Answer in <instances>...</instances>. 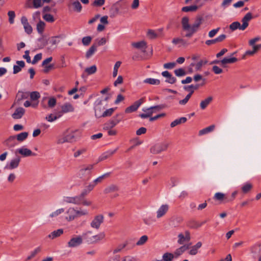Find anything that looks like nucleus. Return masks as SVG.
<instances>
[{"label": "nucleus", "mask_w": 261, "mask_h": 261, "mask_svg": "<svg viewBox=\"0 0 261 261\" xmlns=\"http://www.w3.org/2000/svg\"><path fill=\"white\" fill-rule=\"evenodd\" d=\"M64 213V219L68 222H72L79 217L89 215V211L87 209L73 206L69 207Z\"/></svg>", "instance_id": "f257e3e1"}, {"label": "nucleus", "mask_w": 261, "mask_h": 261, "mask_svg": "<svg viewBox=\"0 0 261 261\" xmlns=\"http://www.w3.org/2000/svg\"><path fill=\"white\" fill-rule=\"evenodd\" d=\"M82 135V131L79 129H75L69 131L67 134L59 137L57 140L58 144H62L65 143L72 142L75 141Z\"/></svg>", "instance_id": "f03ea898"}, {"label": "nucleus", "mask_w": 261, "mask_h": 261, "mask_svg": "<svg viewBox=\"0 0 261 261\" xmlns=\"http://www.w3.org/2000/svg\"><path fill=\"white\" fill-rule=\"evenodd\" d=\"M252 18V14L250 12H248L245 14V15L243 17L242 19V24H241L238 21H235L232 22L229 25V29L231 31H234L237 29H239L240 30H245L249 25V21L251 20Z\"/></svg>", "instance_id": "7ed1b4c3"}, {"label": "nucleus", "mask_w": 261, "mask_h": 261, "mask_svg": "<svg viewBox=\"0 0 261 261\" xmlns=\"http://www.w3.org/2000/svg\"><path fill=\"white\" fill-rule=\"evenodd\" d=\"M181 25L182 30L186 32L185 36L190 38L194 34L193 24L189 17L184 16L181 19Z\"/></svg>", "instance_id": "20e7f679"}, {"label": "nucleus", "mask_w": 261, "mask_h": 261, "mask_svg": "<svg viewBox=\"0 0 261 261\" xmlns=\"http://www.w3.org/2000/svg\"><path fill=\"white\" fill-rule=\"evenodd\" d=\"M161 106H155L149 108H144L142 109L143 113L140 114L139 116L142 118L150 117L153 113H156L163 109Z\"/></svg>", "instance_id": "39448f33"}, {"label": "nucleus", "mask_w": 261, "mask_h": 261, "mask_svg": "<svg viewBox=\"0 0 261 261\" xmlns=\"http://www.w3.org/2000/svg\"><path fill=\"white\" fill-rule=\"evenodd\" d=\"M21 158L19 156L10 159L6 164L5 169L8 170H12L17 169L20 165Z\"/></svg>", "instance_id": "423d86ee"}, {"label": "nucleus", "mask_w": 261, "mask_h": 261, "mask_svg": "<svg viewBox=\"0 0 261 261\" xmlns=\"http://www.w3.org/2000/svg\"><path fill=\"white\" fill-rule=\"evenodd\" d=\"M28 133L25 132L21 133L16 136H10L5 141V143L6 145L10 146V143L13 141L15 139L19 142H22L28 138Z\"/></svg>", "instance_id": "0eeeda50"}, {"label": "nucleus", "mask_w": 261, "mask_h": 261, "mask_svg": "<svg viewBox=\"0 0 261 261\" xmlns=\"http://www.w3.org/2000/svg\"><path fill=\"white\" fill-rule=\"evenodd\" d=\"M83 242V240L82 236H74L69 240L67 246L69 248H76L82 245Z\"/></svg>", "instance_id": "6e6552de"}, {"label": "nucleus", "mask_w": 261, "mask_h": 261, "mask_svg": "<svg viewBox=\"0 0 261 261\" xmlns=\"http://www.w3.org/2000/svg\"><path fill=\"white\" fill-rule=\"evenodd\" d=\"M168 144L166 142H163L156 144L150 148V152L153 154H158L166 150L168 147Z\"/></svg>", "instance_id": "1a4fd4ad"}, {"label": "nucleus", "mask_w": 261, "mask_h": 261, "mask_svg": "<svg viewBox=\"0 0 261 261\" xmlns=\"http://www.w3.org/2000/svg\"><path fill=\"white\" fill-rule=\"evenodd\" d=\"M104 217L101 214L95 216L90 223V226L95 229H98L103 222Z\"/></svg>", "instance_id": "9d476101"}, {"label": "nucleus", "mask_w": 261, "mask_h": 261, "mask_svg": "<svg viewBox=\"0 0 261 261\" xmlns=\"http://www.w3.org/2000/svg\"><path fill=\"white\" fill-rule=\"evenodd\" d=\"M169 210V205L168 204L161 205L156 211V217L157 219H161L167 214Z\"/></svg>", "instance_id": "9b49d317"}, {"label": "nucleus", "mask_w": 261, "mask_h": 261, "mask_svg": "<svg viewBox=\"0 0 261 261\" xmlns=\"http://www.w3.org/2000/svg\"><path fill=\"white\" fill-rule=\"evenodd\" d=\"M177 243L180 245H182L190 241L191 236L189 231H185L179 233L177 236Z\"/></svg>", "instance_id": "f8f14e48"}, {"label": "nucleus", "mask_w": 261, "mask_h": 261, "mask_svg": "<svg viewBox=\"0 0 261 261\" xmlns=\"http://www.w3.org/2000/svg\"><path fill=\"white\" fill-rule=\"evenodd\" d=\"M61 111L59 112L61 117L64 114L73 113L75 111L74 106L70 102H65L61 106Z\"/></svg>", "instance_id": "ddd939ff"}, {"label": "nucleus", "mask_w": 261, "mask_h": 261, "mask_svg": "<svg viewBox=\"0 0 261 261\" xmlns=\"http://www.w3.org/2000/svg\"><path fill=\"white\" fill-rule=\"evenodd\" d=\"M106 109L105 106L103 105L101 101H97L95 106V115L97 118L102 117V114Z\"/></svg>", "instance_id": "4468645a"}, {"label": "nucleus", "mask_w": 261, "mask_h": 261, "mask_svg": "<svg viewBox=\"0 0 261 261\" xmlns=\"http://www.w3.org/2000/svg\"><path fill=\"white\" fill-rule=\"evenodd\" d=\"M133 48L140 50L143 53L146 52L147 48V43L144 40L133 42L131 43Z\"/></svg>", "instance_id": "2eb2a0df"}, {"label": "nucleus", "mask_w": 261, "mask_h": 261, "mask_svg": "<svg viewBox=\"0 0 261 261\" xmlns=\"http://www.w3.org/2000/svg\"><path fill=\"white\" fill-rule=\"evenodd\" d=\"M16 152L23 157H28L35 155L31 150L27 148L25 146L18 148L16 150Z\"/></svg>", "instance_id": "dca6fc26"}, {"label": "nucleus", "mask_w": 261, "mask_h": 261, "mask_svg": "<svg viewBox=\"0 0 261 261\" xmlns=\"http://www.w3.org/2000/svg\"><path fill=\"white\" fill-rule=\"evenodd\" d=\"M53 60L52 57H49L44 60L42 63V66L43 67V72L44 73H47L50 70L53 69L54 65L53 64H49V63Z\"/></svg>", "instance_id": "f3484780"}, {"label": "nucleus", "mask_w": 261, "mask_h": 261, "mask_svg": "<svg viewBox=\"0 0 261 261\" xmlns=\"http://www.w3.org/2000/svg\"><path fill=\"white\" fill-rule=\"evenodd\" d=\"M143 99H140L136 101H135L133 105L127 107L125 110V112L126 113H130L134 112L138 109V108L141 106V105L143 103Z\"/></svg>", "instance_id": "a211bd4d"}, {"label": "nucleus", "mask_w": 261, "mask_h": 261, "mask_svg": "<svg viewBox=\"0 0 261 261\" xmlns=\"http://www.w3.org/2000/svg\"><path fill=\"white\" fill-rule=\"evenodd\" d=\"M65 212V209L63 207L59 208L51 212L48 215V218L54 220Z\"/></svg>", "instance_id": "6ab92c4d"}, {"label": "nucleus", "mask_w": 261, "mask_h": 261, "mask_svg": "<svg viewBox=\"0 0 261 261\" xmlns=\"http://www.w3.org/2000/svg\"><path fill=\"white\" fill-rule=\"evenodd\" d=\"M208 62L206 59H203L199 60L197 63L191 64V66H194L196 71H201L203 66L205 65Z\"/></svg>", "instance_id": "aec40b11"}, {"label": "nucleus", "mask_w": 261, "mask_h": 261, "mask_svg": "<svg viewBox=\"0 0 261 261\" xmlns=\"http://www.w3.org/2000/svg\"><path fill=\"white\" fill-rule=\"evenodd\" d=\"M202 243L201 242H197L195 245L189 247L188 253L191 255H195L198 252V250L202 246Z\"/></svg>", "instance_id": "412c9836"}, {"label": "nucleus", "mask_w": 261, "mask_h": 261, "mask_svg": "<svg viewBox=\"0 0 261 261\" xmlns=\"http://www.w3.org/2000/svg\"><path fill=\"white\" fill-rule=\"evenodd\" d=\"M118 116H119V115H117L116 116L114 117L112 119H111L109 121H108L105 124V126H106V127H109V128L115 127L121 120L120 119H119L118 118Z\"/></svg>", "instance_id": "4be33fe9"}, {"label": "nucleus", "mask_w": 261, "mask_h": 261, "mask_svg": "<svg viewBox=\"0 0 261 261\" xmlns=\"http://www.w3.org/2000/svg\"><path fill=\"white\" fill-rule=\"evenodd\" d=\"M105 238V233L103 232H101L97 234L92 236V239L90 240L91 244L96 243L99 242Z\"/></svg>", "instance_id": "5701e85b"}, {"label": "nucleus", "mask_w": 261, "mask_h": 261, "mask_svg": "<svg viewBox=\"0 0 261 261\" xmlns=\"http://www.w3.org/2000/svg\"><path fill=\"white\" fill-rule=\"evenodd\" d=\"M25 110L22 108H18L16 109L12 115V117L13 119H18L21 118L24 115Z\"/></svg>", "instance_id": "b1692460"}, {"label": "nucleus", "mask_w": 261, "mask_h": 261, "mask_svg": "<svg viewBox=\"0 0 261 261\" xmlns=\"http://www.w3.org/2000/svg\"><path fill=\"white\" fill-rule=\"evenodd\" d=\"M63 229L62 228H60L52 231L48 235L47 237L49 239L54 240L61 236L63 233Z\"/></svg>", "instance_id": "393cba45"}, {"label": "nucleus", "mask_w": 261, "mask_h": 261, "mask_svg": "<svg viewBox=\"0 0 261 261\" xmlns=\"http://www.w3.org/2000/svg\"><path fill=\"white\" fill-rule=\"evenodd\" d=\"M60 42V40L58 37H54L49 40V46L48 47V50L54 49L56 48L57 44Z\"/></svg>", "instance_id": "a878e982"}, {"label": "nucleus", "mask_w": 261, "mask_h": 261, "mask_svg": "<svg viewBox=\"0 0 261 261\" xmlns=\"http://www.w3.org/2000/svg\"><path fill=\"white\" fill-rule=\"evenodd\" d=\"M203 22V18L201 17H197L193 24L194 34L199 29L200 25Z\"/></svg>", "instance_id": "bb28decb"}, {"label": "nucleus", "mask_w": 261, "mask_h": 261, "mask_svg": "<svg viewBox=\"0 0 261 261\" xmlns=\"http://www.w3.org/2000/svg\"><path fill=\"white\" fill-rule=\"evenodd\" d=\"M70 3L74 11L79 13L82 11V7L79 0H70Z\"/></svg>", "instance_id": "cd10ccee"}, {"label": "nucleus", "mask_w": 261, "mask_h": 261, "mask_svg": "<svg viewBox=\"0 0 261 261\" xmlns=\"http://www.w3.org/2000/svg\"><path fill=\"white\" fill-rule=\"evenodd\" d=\"M162 75L167 78L166 82L170 84H174L176 82V79L168 71L162 72Z\"/></svg>", "instance_id": "c85d7f7f"}, {"label": "nucleus", "mask_w": 261, "mask_h": 261, "mask_svg": "<svg viewBox=\"0 0 261 261\" xmlns=\"http://www.w3.org/2000/svg\"><path fill=\"white\" fill-rule=\"evenodd\" d=\"M82 197V196L81 195L80 196L67 197L66 199V202L74 204H79L81 202Z\"/></svg>", "instance_id": "c756f323"}, {"label": "nucleus", "mask_w": 261, "mask_h": 261, "mask_svg": "<svg viewBox=\"0 0 261 261\" xmlns=\"http://www.w3.org/2000/svg\"><path fill=\"white\" fill-rule=\"evenodd\" d=\"M251 253L255 256L259 254L261 251V244L256 243L250 247Z\"/></svg>", "instance_id": "7c9ffc66"}, {"label": "nucleus", "mask_w": 261, "mask_h": 261, "mask_svg": "<svg viewBox=\"0 0 261 261\" xmlns=\"http://www.w3.org/2000/svg\"><path fill=\"white\" fill-rule=\"evenodd\" d=\"M189 245H184L183 246H181L179 248H177L174 252L175 257H178L179 256L181 255L184 252L189 249Z\"/></svg>", "instance_id": "2f4dec72"}, {"label": "nucleus", "mask_w": 261, "mask_h": 261, "mask_svg": "<svg viewBox=\"0 0 261 261\" xmlns=\"http://www.w3.org/2000/svg\"><path fill=\"white\" fill-rule=\"evenodd\" d=\"M117 150V148L114 149H110L108 150L107 151L103 153L99 158V160L100 161L105 160L107 159V158L110 157L112 155H113Z\"/></svg>", "instance_id": "473e14b6"}, {"label": "nucleus", "mask_w": 261, "mask_h": 261, "mask_svg": "<svg viewBox=\"0 0 261 261\" xmlns=\"http://www.w3.org/2000/svg\"><path fill=\"white\" fill-rule=\"evenodd\" d=\"M252 49L247 50L245 55L247 56H253L254 55L256 54L257 51L261 48V44H258L257 46H251Z\"/></svg>", "instance_id": "72a5a7b5"}, {"label": "nucleus", "mask_w": 261, "mask_h": 261, "mask_svg": "<svg viewBox=\"0 0 261 261\" xmlns=\"http://www.w3.org/2000/svg\"><path fill=\"white\" fill-rule=\"evenodd\" d=\"M94 165L92 164L88 165L80 170L79 173L81 175H84L86 174H89L93 169Z\"/></svg>", "instance_id": "f704fd0d"}, {"label": "nucleus", "mask_w": 261, "mask_h": 261, "mask_svg": "<svg viewBox=\"0 0 261 261\" xmlns=\"http://www.w3.org/2000/svg\"><path fill=\"white\" fill-rule=\"evenodd\" d=\"M25 63L23 61H18L16 62V65L13 66V73L16 74L21 71V69L24 67Z\"/></svg>", "instance_id": "c9c22d12"}, {"label": "nucleus", "mask_w": 261, "mask_h": 261, "mask_svg": "<svg viewBox=\"0 0 261 261\" xmlns=\"http://www.w3.org/2000/svg\"><path fill=\"white\" fill-rule=\"evenodd\" d=\"M96 186L93 182L89 183L81 193V196L84 197L92 191Z\"/></svg>", "instance_id": "e433bc0d"}, {"label": "nucleus", "mask_w": 261, "mask_h": 261, "mask_svg": "<svg viewBox=\"0 0 261 261\" xmlns=\"http://www.w3.org/2000/svg\"><path fill=\"white\" fill-rule=\"evenodd\" d=\"M144 84H147L151 85H159L161 83L160 80L154 78H146L143 81Z\"/></svg>", "instance_id": "4c0bfd02"}, {"label": "nucleus", "mask_w": 261, "mask_h": 261, "mask_svg": "<svg viewBox=\"0 0 261 261\" xmlns=\"http://www.w3.org/2000/svg\"><path fill=\"white\" fill-rule=\"evenodd\" d=\"M97 67L95 65H92L89 67H87L84 69V73L87 75L93 74L97 71Z\"/></svg>", "instance_id": "58836bf2"}, {"label": "nucleus", "mask_w": 261, "mask_h": 261, "mask_svg": "<svg viewBox=\"0 0 261 261\" xmlns=\"http://www.w3.org/2000/svg\"><path fill=\"white\" fill-rule=\"evenodd\" d=\"M237 61V59L234 57L224 58L223 60H221V65L223 67H225L226 65L228 64H231L236 62Z\"/></svg>", "instance_id": "ea45409f"}, {"label": "nucleus", "mask_w": 261, "mask_h": 261, "mask_svg": "<svg viewBox=\"0 0 261 261\" xmlns=\"http://www.w3.org/2000/svg\"><path fill=\"white\" fill-rule=\"evenodd\" d=\"M61 117V114L59 113V112L57 113V114H50L48 115L46 117L45 119L49 122H52L58 118H60Z\"/></svg>", "instance_id": "a19ab883"}, {"label": "nucleus", "mask_w": 261, "mask_h": 261, "mask_svg": "<svg viewBox=\"0 0 261 261\" xmlns=\"http://www.w3.org/2000/svg\"><path fill=\"white\" fill-rule=\"evenodd\" d=\"M213 100V97L209 96L204 100H202L200 103V107L201 109H205L207 106Z\"/></svg>", "instance_id": "79ce46f5"}, {"label": "nucleus", "mask_w": 261, "mask_h": 261, "mask_svg": "<svg viewBox=\"0 0 261 261\" xmlns=\"http://www.w3.org/2000/svg\"><path fill=\"white\" fill-rule=\"evenodd\" d=\"M199 7L196 5H193L189 6H186L182 8L181 10L185 12H195L198 10Z\"/></svg>", "instance_id": "37998d69"}, {"label": "nucleus", "mask_w": 261, "mask_h": 261, "mask_svg": "<svg viewBox=\"0 0 261 261\" xmlns=\"http://www.w3.org/2000/svg\"><path fill=\"white\" fill-rule=\"evenodd\" d=\"M45 28V23L43 21L40 20L36 25L38 33L42 34Z\"/></svg>", "instance_id": "c03bdc74"}, {"label": "nucleus", "mask_w": 261, "mask_h": 261, "mask_svg": "<svg viewBox=\"0 0 261 261\" xmlns=\"http://www.w3.org/2000/svg\"><path fill=\"white\" fill-rule=\"evenodd\" d=\"M187 119L186 117H181L179 119H177L171 123L170 126L171 127H174L178 124L185 123L187 121Z\"/></svg>", "instance_id": "a18cd8bd"}, {"label": "nucleus", "mask_w": 261, "mask_h": 261, "mask_svg": "<svg viewBox=\"0 0 261 261\" xmlns=\"http://www.w3.org/2000/svg\"><path fill=\"white\" fill-rule=\"evenodd\" d=\"M148 237L146 235H143L136 242V245L141 246L144 245L148 241Z\"/></svg>", "instance_id": "49530a36"}, {"label": "nucleus", "mask_w": 261, "mask_h": 261, "mask_svg": "<svg viewBox=\"0 0 261 261\" xmlns=\"http://www.w3.org/2000/svg\"><path fill=\"white\" fill-rule=\"evenodd\" d=\"M214 198L216 200L223 201L226 199V197L225 194L221 192H217L215 194Z\"/></svg>", "instance_id": "de8ad7c7"}, {"label": "nucleus", "mask_w": 261, "mask_h": 261, "mask_svg": "<svg viewBox=\"0 0 261 261\" xmlns=\"http://www.w3.org/2000/svg\"><path fill=\"white\" fill-rule=\"evenodd\" d=\"M92 231L88 230L83 233L82 237L83 239L84 238V239H85L87 242H88L89 244H91V241H90V240L92 239Z\"/></svg>", "instance_id": "09e8293b"}, {"label": "nucleus", "mask_w": 261, "mask_h": 261, "mask_svg": "<svg viewBox=\"0 0 261 261\" xmlns=\"http://www.w3.org/2000/svg\"><path fill=\"white\" fill-rule=\"evenodd\" d=\"M215 127V126L214 125H210L205 128H203V129L200 130L199 132V135L200 136H201V135L206 134L208 133H210L211 132H212L214 129Z\"/></svg>", "instance_id": "8fccbe9b"}, {"label": "nucleus", "mask_w": 261, "mask_h": 261, "mask_svg": "<svg viewBox=\"0 0 261 261\" xmlns=\"http://www.w3.org/2000/svg\"><path fill=\"white\" fill-rule=\"evenodd\" d=\"M41 251V248L40 247H37L35 249H34L33 251H32L30 254L28 256L27 258V260H31L32 258L34 257L38 253H39Z\"/></svg>", "instance_id": "3c124183"}, {"label": "nucleus", "mask_w": 261, "mask_h": 261, "mask_svg": "<svg viewBox=\"0 0 261 261\" xmlns=\"http://www.w3.org/2000/svg\"><path fill=\"white\" fill-rule=\"evenodd\" d=\"M119 12V8L115 6H113L110 9L109 14L111 17H115Z\"/></svg>", "instance_id": "603ef678"}, {"label": "nucleus", "mask_w": 261, "mask_h": 261, "mask_svg": "<svg viewBox=\"0 0 261 261\" xmlns=\"http://www.w3.org/2000/svg\"><path fill=\"white\" fill-rule=\"evenodd\" d=\"M47 99V105L50 108H53L57 103V99L54 97H49L46 98Z\"/></svg>", "instance_id": "864d4df0"}, {"label": "nucleus", "mask_w": 261, "mask_h": 261, "mask_svg": "<svg viewBox=\"0 0 261 261\" xmlns=\"http://www.w3.org/2000/svg\"><path fill=\"white\" fill-rule=\"evenodd\" d=\"M252 185L250 182H246L243 185L241 188L242 192L244 193H247L249 192L252 188Z\"/></svg>", "instance_id": "5fc2aeb1"}, {"label": "nucleus", "mask_w": 261, "mask_h": 261, "mask_svg": "<svg viewBox=\"0 0 261 261\" xmlns=\"http://www.w3.org/2000/svg\"><path fill=\"white\" fill-rule=\"evenodd\" d=\"M172 43L174 45H182L185 44L184 40L180 37H175L172 39Z\"/></svg>", "instance_id": "6e6d98bb"}, {"label": "nucleus", "mask_w": 261, "mask_h": 261, "mask_svg": "<svg viewBox=\"0 0 261 261\" xmlns=\"http://www.w3.org/2000/svg\"><path fill=\"white\" fill-rule=\"evenodd\" d=\"M175 257L174 254L169 252H166L163 254L162 256L163 261H172Z\"/></svg>", "instance_id": "4d7b16f0"}, {"label": "nucleus", "mask_w": 261, "mask_h": 261, "mask_svg": "<svg viewBox=\"0 0 261 261\" xmlns=\"http://www.w3.org/2000/svg\"><path fill=\"white\" fill-rule=\"evenodd\" d=\"M87 151L86 148H81L75 150L73 153V156L77 158L84 154Z\"/></svg>", "instance_id": "13d9d810"}, {"label": "nucleus", "mask_w": 261, "mask_h": 261, "mask_svg": "<svg viewBox=\"0 0 261 261\" xmlns=\"http://www.w3.org/2000/svg\"><path fill=\"white\" fill-rule=\"evenodd\" d=\"M39 104V101H30L29 100H27L24 102L23 105L25 107H31L33 108H36Z\"/></svg>", "instance_id": "bf43d9fd"}, {"label": "nucleus", "mask_w": 261, "mask_h": 261, "mask_svg": "<svg viewBox=\"0 0 261 261\" xmlns=\"http://www.w3.org/2000/svg\"><path fill=\"white\" fill-rule=\"evenodd\" d=\"M109 176V173H106L104 174L96 179H95L92 182L94 184V185L96 186L97 184L100 183L102 182V181L106 177H108Z\"/></svg>", "instance_id": "052dcab7"}, {"label": "nucleus", "mask_w": 261, "mask_h": 261, "mask_svg": "<svg viewBox=\"0 0 261 261\" xmlns=\"http://www.w3.org/2000/svg\"><path fill=\"white\" fill-rule=\"evenodd\" d=\"M40 97V95L38 92L34 91L30 93V98L32 101H39L38 99Z\"/></svg>", "instance_id": "680f3d73"}, {"label": "nucleus", "mask_w": 261, "mask_h": 261, "mask_svg": "<svg viewBox=\"0 0 261 261\" xmlns=\"http://www.w3.org/2000/svg\"><path fill=\"white\" fill-rule=\"evenodd\" d=\"M8 16L9 17V22L10 24L14 23V19L16 17L15 13L14 11H9L8 12Z\"/></svg>", "instance_id": "e2e57ef3"}, {"label": "nucleus", "mask_w": 261, "mask_h": 261, "mask_svg": "<svg viewBox=\"0 0 261 261\" xmlns=\"http://www.w3.org/2000/svg\"><path fill=\"white\" fill-rule=\"evenodd\" d=\"M193 93V91H192L191 92H190L189 94H188L185 98H184L182 100H180L179 101V104L181 106H185L186 105L187 102H188L189 100L191 98L192 94Z\"/></svg>", "instance_id": "0e129e2a"}, {"label": "nucleus", "mask_w": 261, "mask_h": 261, "mask_svg": "<svg viewBox=\"0 0 261 261\" xmlns=\"http://www.w3.org/2000/svg\"><path fill=\"white\" fill-rule=\"evenodd\" d=\"M96 50V47L95 45L91 46L90 48L87 50L86 54V57L87 58H90L92 56Z\"/></svg>", "instance_id": "69168bd1"}, {"label": "nucleus", "mask_w": 261, "mask_h": 261, "mask_svg": "<svg viewBox=\"0 0 261 261\" xmlns=\"http://www.w3.org/2000/svg\"><path fill=\"white\" fill-rule=\"evenodd\" d=\"M158 36V33L154 30H148L147 32V36L150 39H154Z\"/></svg>", "instance_id": "338daca9"}, {"label": "nucleus", "mask_w": 261, "mask_h": 261, "mask_svg": "<svg viewBox=\"0 0 261 261\" xmlns=\"http://www.w3.org/2000/svg\"><path fill=\"white\" fill-rule=\"evenodd\" d=\"M174 73L177 76H183L187 74L186 71L183 68H178L174 70Z\"/></svg>", "instance_id": "774afa93"}]
</instances>
